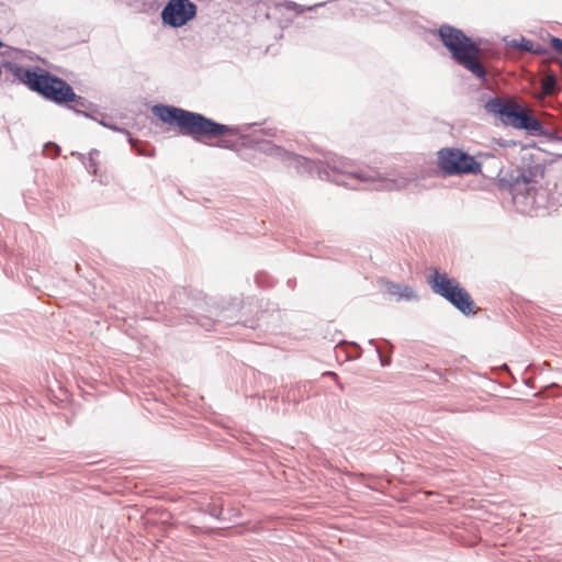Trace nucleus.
<instances>
[{
	"label": "nucleus",
	"instance_id": "obj_24",
	"mask_svg": "<svg viewBox=\"0 0 562 562\" xmlns=\"http://www.w3.org/2000/svg\"><path fill=\"white\" fill-rule=\"evenodd\" d=\"M205 513L209 514L210 516L214 517L215 519L217 520H222V513H223V508L222 506H218L214 503H211V504H207L206 507H205Z\"/></svg>",
	"mask_w": 562,
	"mask_h": 562
},
{
	"label": "nucleus",
	"instance_id": "obj_26",
	"mask_svg": "<svg viewBox=\"0 0 562 562\" xmlns=\"http://www.w3.org/2000/svg\"><path fill=\"white\" fill-rule=\"evenodd\" d=\"M550 50H551L550 46L547 47L544 45H541L539 43H535L533 41H531V48H529V53L540 56V55H548Z\"/></svg>",
	"mask_w": 562,
	"mask_h": 562
},
{
	"label": "nucleus",
	"instance_id": "obj_1",
	"mask_svg": "<svg viewBox=\"0 0 562 562\" xmlns=\"http://www.w3.org/2000/svg\"><path fill=\"white\" fill-rule=\"evenodd\" d=\"M169 314L166 315L168 326L187 323L198 325L206 331H220L227 326L241 325L246 328H261L266 324V312L257 317H245L241 312L244 304L239 297L222 301L216 304L201 291L177 288L168 300Z\"/></svg>",
	"mask_w": 562,
	"mask_h": 562
},
{
	"label": "nucleus",
	"instance_id": "obj_16",
	"mask_svg": "<svg viewBox=\"0 0 562 562\" xmlns=\"http://www.w3.org/2000/svg\"><path fill=\"white\" fill-rule=\"evenodd\" d=\"M336 348L345 351L347 360H357L362 356V348L356 341L339 340Z\"/></svg>",
	"mask_w": 562,
	"mask_h": 562
},
{
	"label": "nucleus",
	"instance_id": "obj_3",
	"mask_svg": "<svg viewBox=\"0 0 562 562\" xmlns=\"http://www.w3.org/2000/svg\"><path fill=\"white\" fill-rule=\"evenodd\" d=\"M283 162L293 167L301 176H317L322 180L352 190L358 189L360 183H366L376 191H398L418 180L415 172L385 176L372 168L357 169L348 159L337 155L311 159L289 150Z\"/></svg>",
	"mask_w": 562,
	"mask_h": 562
},
{
	"label": "nucleus",
	"instance_id": "obj_2",
	"mask_svg": "<svg viewBox=\"0 0 562 562\" xmlns=\"http://www.w3.org/2000/svg\"><path fill=\"white\" fill-rule=\"evenodd\" d=\"M150 112L162 124L178 128L183 136L221 149L236 151L240 159L255 167L262 164L258 150L252 146L251 137H244V142L228 138L241 133V127L238 125L223 124L200 112L160 102L151 105Z\"/></svg>",
	"mask_w": 562,
	"mask_h": 562
},
{
	"label": "nucleus",
	"instance_id": "obj_9",
	"mask_svg": "<svg viewBox=\"0 0 562 562\" xmlns=\"http://www.w3.org/2000/svg\"><path fill=\"white\" fill-rule=\"evenodd\" d=\"M437 168L443 178L482 173V162L457 147H443L437 151Z\"/></svg>",
	"mask_w": 562,
	"mask_h": 562
},
{
	"label": "nucleus",
	"instance_id": "obj_20",
	"mask_svg": "<svg viewBox=\"0 0 562 562\" xmlns=\"http://www.w3.org/2000/svg\"><path fill=\"white\" fill-rule=\"evenodd\" d=\"M256 283L261 288H270L274 284L276 280L266 271H259L255 276Z\"/></svg>",
	"mask_w": 562,
	"mask_h": 562
},
{
	"label": "nucleus",
	"instance_id": "obj_30",
	"mask_svg": "<svg viewBox=\"0 0 562 562\" xmlns=\"http://www.w3.org/2000/svg\"><path fill=\"white\" fill-rule=\"evenodd\" d=\"M295 284H296V280H295V279H289V280H288V282H286V285H288L291 290H293V289H294Z\"/></svg>",
	"mask_w": 562,
	"mask_h": 562
},
{
	"label": "nucleus",
	"instance_id": "obj_31",
	"mask_svg": "<svg viewBox=\"0 0 562 562\" xmlns=\"http://www.w3.org/2000/svg\"><path fill=\"white\" fill-rule=\"evenodd\" d=\"M325 374H327V375H331V376H334L336 380L338 379V375H337L335 372H333V371H328V372H326Z\"/></svg>",
	"mask_w": 562,
	"mask_h": 562
},
{
	"label": "nucleus",
	"instance_id": "obj_14",
	"mask_svg": "<svg viewBox=\"0 0 562 562\" xmlns=\"http://www.w3.org/2000/svg\"><path fill=\"white\" fill-rule=\"evenodd\" d=\"M325 4L326 2H319L313 5H303L291 0H283L282 2L277 3L276 8H284L288 11H294L295 15H301L304 12L315 11L317 8L324 7Z\"/></svg>",
	"mask_w": 562,
	"mask_h": 562
},
{
	"label": "nucleus",
	"instance_id": "obj_19",
	"mask_svg": "<svg viewBox=\"0 0 562 562\" xmlns=\"http://www.w3.org/2000/svg\"><path fill=\"white\" fill-rule=\"evenodd\" d=\"M92 117H90L91 120H94L97 121L100 125H102L103 127H106L113 132H116V133H122V134H125L127 135L128 134V131L125 128V127H122V126H119L112 117H108L105 114H101V119H97L95 116H93L91 114Z\"/></svg>",
	"mask_w": 562,
	"mask_h": 562
},
{
	"label": "nucleus",
	"instance_id": "obj_11",
	"mask_svg": "<svg viewBox=\"0 0 562 562\" xmlns=\"http://www.w3.org/2000/svg\"><path fill=\"white\" fill-rule=\"evenodd\" d=\"M378 283L387 295L395 297L396 302H418L420 300V296L412 285L394 282L384 277L379 278Z\"/></svg>",
	"mask_w": 562,
	"mask_h": 562
},
{
	"label": "nucleus",
	"instance_id": "obj_8",
	"mask_svg": "<svg viewBox=\"0 0 562 562\" xmlns=\"http://www.w3.org/2000/svg\"><path fill=\"white\" fill-rule=\"evenodd\" d=\"M427 284L431 291L449 302L464 316H470L475 307V302L469 291L446 271L436 268L427 276Z\"/></svg>",
	"mask_w": 562,
	"mask_h": 562
},
{
	"label": "nucleus",
	"instance_id": "obj_28",
	"mask_svg": "<svg viewBox=\"0 0 562 562\" xmlns=\"http://www.w3.org/2000/svg\"><path fill=\"white\" fill-rule=\"evenodd\" d=\"M24 56L29 59V60H40L42 61L43 64H46V60L44 58H41L37 54L31 52V50H26Z\"/></svg>",
	"mask_w": 562,
	"mask_h": 562
},
{
	"label": "nucleus",
	"instance_id": "obj_5",
	"mask_svg": "<svg viewBox=\"0 0 562 562\" xmlns=\"http://www.w3.org/2000/svg\"><path fill=\"white\" fill-rule=\"evenodd\" d=\"M536 147V143L521 146L518 162L510 170H499L497 186L499 190H507L514 200L519 195L529 198L536 186L544 178L547 160L541 154H532L529 148Z\"/></svg>",
	"mask_w": 562,
	"mask_h": 562
},
{
	"label": "nucleus",
	"instance_id": "obj_23",
	"mask_svg": "<svg viewBox=\"0 0 562 562\" xmlns=\"http://www.w3.org/2000/svg\"><path fill=\"white\" fill-rule=\"evenodd\" d=\"M74 97L75 98H72L70 100V105L74 106L75 109L77 106L87 109L92 105V103L90 101H88L85 97L77 94L75 91H74Z\"/></svg>",
	"mask_w": 562,
	"mask_h": 562
},
{
	"label": "nucleus",
	"instance_id": "obj_18",
	"mask_svg": "<svg viewBox=\"0 0 562 562\" xmlns=\"http://www.w3.org/2000/svg\"><path fill=\"white\" fill-rule=\"evenodd\" d=\"M503 42L507 48L517 49L520 52L529 53V48H531V40L521 35L518 38H509L505 36Z\"/></svg>",
	"mask_w": 562,
	"mask_h": 562
},
{
	"label": "nucleus",
	"instance_id": "obj_33",
	"mask_svg": "<svg viewBox=\"0 0 562 562\" xmlns=\"http://www.w3.org/2000/svg\"><path fill=\"white\" fill-rule=\"evenodd\" d=\"M524 382H525V384H526L527 386L532 387V384H531V381H530V380L525 379V380H524Z\"/></svg>",
	"mask_w": 562,
	"mask_h": 562
},
{
	"label": "nucleus",
	"instance_id": "obj_12",
	"mask_svg": "<svg viewBox=\"0 0 562 562\" xmlns=\"http://www.w3.org/2000/svg\"><path fill=\"white\" fill-rule=\"evenodd\" d=\"M252 138V146L255 149L258 150L259 154H263L269 157H273L276 159H279L280 161H284L288 155V149L283 148L282 146H279L274 144L270 139L266 138H259L258 136L254 135Z\"/></svg>",
	"mask_w": 562,
	"mask_h": 562
},
{
	"label": "nucleus",
	"instance_id": "obj_15",
	"mask_svg": "<svg viewBox=\"0 0 562 562\" xmlns=\"http://www.w3.org/2000/svg\"><path fill=\"white\" fill-rule=\"evenodd\" d=\"M126 136H127V142H128V144L132 147V150L136 155L144 156V157H154L155 156V147H153L149 143H147V142H139V140L135 139L131 135L130 132H128V134Z\"/></svg>",
	"mask_w": 562,
	"mask_h": 562
},
{
	"label": "nucleus",
	"instance_id": "obj_17",
	"mask_svg": "<svg viewBox=\"0 0 562 562\" xmlns=\"http://www.w3.org/2000/svg\"><path fill=\"white\" fill-rule=\"evenodd\" d=\"M393 346L387 339L382 340V346L375 347V353L382 367H389L392 362Z\"/></svg>",
	"mask_w": 562,
	"mask_h": 562
},
{
	"label": "nucleus",
	"instance_id": "obj_29",
	"mask_svg": "<svg viewBox=\"0 0 562 562\" xmlns=\"http://www.w3.org/2000/svg\"><path fill=\"white\" fill-rule=\"evenodd\" d=\"M259 132L262 135H266V136H269V137L276 136V130L274 128H261Z\"/></svg>",
	"mask_w": 562,
	"mask_h": 562
},
{
	"label": "nucleus",
	"instance_id": "obj_7",
	"mask_svg": "<svg viewBox=\"0 0 562 562\" xmlns=\"http://www.w3.org/2000/svg\"><path fill=\"white\" fill-rule=\"evenodd\" d=\"M483 109L506 127L524 131L531 137H544L550 142L560 140L557 132L544 127L533 114L513 99H503L495 94L487 98Z\"/></svg>",
	"mask_w": 562,
	"mask_h": 562
},
{
	"label": "nucleus",
	"instance_id": "obj_6",
	"mask_svg": "<svg viewBox=\"0 0 562 562\" xmlns=\"http://www.w3.org/2000/svg\"><path fill=\"white\" fill-rule=\"evenodd\" d=\"M441 45L448 50L450 58L471 72L481 82L487 81V71L481 64V37L469 36L462 29L442 23L431 31Z\"/></svg>",
	"mask_w": 562,
	"mask_h": 562
},
{
	"label": "nucleus",
	"instance_id": "obj_27",
	"mask_svg": "<svg viewBox=\"0 0 562 562\" xmlns=\"http://www.w3.org/2000/svg\"><path fill=\"white\" fill-rule=\"evenodd\" d=\"M555 87V76L550 75L543 82V90L546 93H551Z\"/></svg>",
	"mask_w": 562,
	"mask_h": 562
},
{
	"label": "nucleus",
	"instance_id": "obj_13",
	"mask_svg": "<svg viewBox=\"0 0 562 562\" xmlns=\"http://www.w3.org/2000/svg\"><path fill=\"white\" fill-rule=\"evenodd\" d=\"M71 155L76 156L82 162V165L89 173L97 176L99 169V162L97 161V157L100 155V151L98 149H91L88 154V157L78 151H72Z\"/></svg>",
	"mask_w": 562,
	"mask_h": 562
},
{
	"label": "nucleus",
	"instance_id": "obj_4",
	"mask_svg": "<svg viewBox=\"0 0 562 562\" xmlns=\"http://www.w3.org/2000/svg\"><path fill=\"white\" fill-rule=\"evenodd\" d=\"M2 65L4 69L13 75V82L16 81L25 86L30 91L58 106L71 110L85 117H92L90 112L77 110L70 105V100L75 98L74 88L64 78L40 66L25 67L7 59L2 60Z\"/></svg>",
	"mask_w": 562,
	"mask_h": 562
},
{
	"label": "nucleus",
	"instance_id": "obj_32",
	"mask_svg": "<svg viewBox=\"0 0 562 562\" xmlns=\"http://www.w3.org/2000/svg\"><path fill=\"white\" fill-rule=\"evenodd\" d=\"M368 344H369V345H373V346H375V347L378 346V345H376V340H375V339H373V338L369 339V340H368Z\"/></svg>",
	"mask_w": 562,
	"mask_h": 562
},
{
	"label": "nucleus",
	"instance_id": "obj_21",
	"mask_svg": "<svg viewBox=\"0 0 562 562\" xmlns=\"http://www.w3.org/2000/svg\"><path fill=\"white\" fill-rule=\"evenodd\" d=\"M542 394L547 396H561L562 386L555 382L549 383L542 389Z\"/></svg>",
	"mask_w": 562,
	"mask_h": 562
},
{
	"label": "nucleus",
	"instance_id": "obj_34",
	"mask_svg": "<svg viewBox=\"0 0 562 562\" xmlns=\"http://www.w3.org/2000/svg\"><path fill=\"white\" fill-rule=\"evenodd\" d=\"M5 46L4 42L0 38V49ZM0 55H3V53L0 52Z\"/></svg>",
	"mask_w": 562,
	"mask_h": 562
},
{
	"label": "nucleus",
	"instance_id": "obj_25",
	"mask_svg": "<svg viewBox=\"0 0 562 562\" xmlns=\"http://www.w3.org/2000/svg\"><path fill=\"white\" fill-rule=\"evenodd\" d=\"M549 45H550V49L552 52H554L559 56H562V38L561 37L550 35Z\"/></svg>",
	"mask_w": 562,
	"mask_h": 562
},
{
	"label": "nucleus",
	"instance_id": "obj_10",
	"mask_svg": "<svg viewBox=\"0 0 562 562\" xmlns=\"http://www.w3.org/2000/svg\"><path fill=\"white\" fill-rule=\"evenodd\" d=\"M198 5L191 0H168L160 11L161 24L165 27L180 29L194 20Z\"/></svg>",
	"mask_w": 562,
	"mask_h": 562
},
{
	"label": "nucleus",
	"instance_id": "obj_22",
	"mask_svg": "<svg viewBox=\"0 0 562 562\" xmlns=\"http://www.w3.org/2000/svg\"><path fill=\"white\" fill-rule=\"evenodd\" d=\"M43 153L48 157H56L60 153V147L54 142H47L43 146Z\"/></svg>",
	"mask_w": 562,
	"mask_h": 562
}]
</instances>
